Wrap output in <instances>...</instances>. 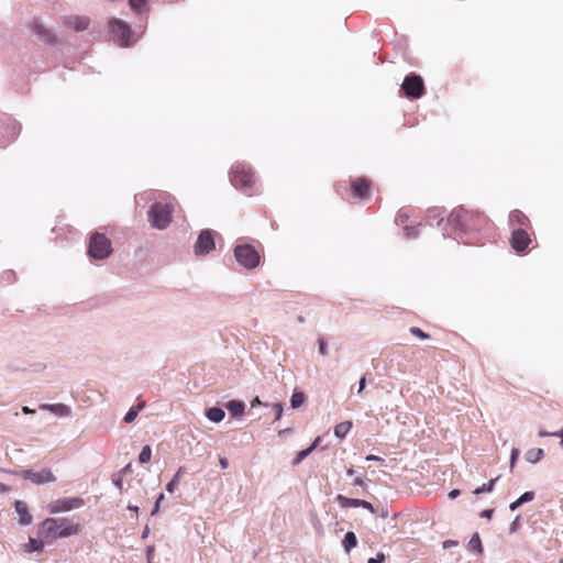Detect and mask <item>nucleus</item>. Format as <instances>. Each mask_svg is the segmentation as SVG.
<instances>
[{
    "label": "nucleus",
    "instance_id": "f257e3e1",
    "mask_svg": "<svg viewBox=\"0 0 563 563\" xmlns=\"http://www.w3.org/2000/svg\"><path fill=\"white\" fill-rule=\"evenodd\" d=\"M448 223L463 233L478 232L489 224L488 218L476 210L455 208L448 218Z\"/></svg>",
    "mask_w": 563,
    "mask_h": 563
},
{
    "label": "nucleus",
    "instance_id": "f03ea898",
    "mask_svg": "<svg viewBox=\"0 0 563 563\" xmlns=\"http://www.w3.org/2000/svg\"><path fill=\"white\" fill-rule=\"evenodd\" d=\"M80 526L69 518H46L38 526V536L46 542H53L59 538L77 536Z\"/></svg>",
    "mask_w": 563,
    "mask_h": 563
},
{
    "label": "nucleus",
    "instance_id": "7ed1b4c3",
    "mask_svg": "<svg viewBox=\"0 0 563 563\" xmlns=\"http://www.w3.org/2000/svg\"><path fill=\"white\" fill-rule=\"evenodd\" d=\"M230 180L235 188H239L246 195L251 196L253 194L252 189L255 185V176L249 166L241 163L233 165L230 173Z\"/></svg>",
    "mask_w": 563,
    "mask_h": 563
},
{
    "label": "nucleus",
    "instance_id": "20e7f679",
    "mask_svg": "<svg viewBox=\"0 0 563 563\" xmlns=\"http://www.w3.org/2000/svg\"><path fill=\"white\" fill-rule=\"evenodd\" d=\"M173 206L168 203H154L148 210V221L158 230L166 229L172 221Z\"/></svg>",
    "mask_w": 563,
    "mask_h": 563
},
{
    "label": "nucleus",
    "instance_id": "39448f33",
    "mask_svg": "<svg viewBox=\"0 0 563 563\" xmlns=\"http://www.w3.org/2000/svg\"><path fill=\"white\" fill-rule=\"evenodd\" d=\"M112 252L111 241L102 233H93L90 238L88 253L96 260H104Z\"/></svg>",
    "mask_w": 563,
    "mask_h": 563
},
{
    "label": "nucleus",
    "instance_id": "423d86ee",
    "mask_svg": "<svg viewBox=\"0 0 563 563\" xmlns=\"http://www.w3.org/2000/svg\"><path fill=\"white\" fill-rule=\"evenodd\" d=\"M234 256L239 264L247 269L255 268L261 261L258 251L250 244L236 245L234 249Z\"/></svg>",
    "mask_w": 563,
    "mask_h": 563
},
{
    "label": "nucleus",
    "instance_id": "0eeeda50",
    "mask_svg": "<svg viewBox=\"0 0 563 563\" xmlns=\"http://www.w3.org/2000/svg\"><path fill=\"white\" fill-rule=\"evenodd\" d=\"M401 90L409 99H419L426 93V86L421 76L409 74L401 84Z\"/></svg>",
    "mask_w": 563,
    "mask_h": 563
},
{
    "label": "nucleus",
    "instance_id": "6e6552de",
    "mask_svg": "<svg viewBox=\"0 0 563 563\" xmlns=\"http://www.w3.org/2000/svg\"><path fill=\"white\" fill-rule=\"evenodd\" d=\"M109 32L111 38L120 46H128L132 37V30L128 23L122 20L113 19L109 22Z\"/></svg>",
    "mask_w": 563,
    "mask_h": 563
},
{
    "label": "nucleus",
    "instance_id": "1a4fd4ad",
    "mask_svg": "<svg viewBox=\"0 0 563 563\" xmlns=\"http://www.w3.org/2000/svg\"><path fill=\"white\" fill-rule=\"evenodd\" d=\"M84 505V500L81 498H60L51 501L47 505V509L52 515L59 512H67L73 509L79 508Z\"/></svg>",
    "mask_w": 563,
    "mask_h": 563
},
{
    "label": "nucleus",
    "instance_id": "9d476101",
    "mask_svg": "<svg viewBox=\"0 0 563 563\" xmlns=\"http://www.w3.org/2000/svg\"><path fill=\"white\" fill-rule=\"evenodd\" d=\"M31 358L32 354H15V357L10 362V366L12 371L38 372L44 368L42 363H34Z\"/></svg>",
    "mask_w": 563,
    "mask_h": 563
},
{
    "label": "nucleus",
    "instance_id": "9b49d317",
    "mask_svg": "<svg viewBox=\"0 0 563 563\" xmlns=\"http://www.w3.org/2000/svg\"><path fill=\"white\" fill-rule=\"evenodd\" d=\"M20 475L35 485H43L47 483H53L56 481V477L48 468H43L40 472H34L32 470H23L20 472Z\"/></svg>",
    "mask_w": 563,
    "mask_h": 563
},
{
    "label": "nucleus",
    "instance_id": "f8f14e48",
    "mask_svg": "<svg viewBox=\"0 0 563 563\" xmlns=\"http://www.w3.org/2000/svg\"><path fill=\"white\" fill-rule=\"evenodd\" d=\"M531 243L530 234L526 229L518 228L511 233L510 245L516 252H525Z\"/></svg>",
    "mask_w": 563,
    "mask_h": 563
},
{
    "label": "nucleus",
    "instance_id": "ddd939ff",
    "mask_svg": "<svg viewBox=\"0 0 563 563\" xmlns=\"http://www.w3.org/2000/svg\"><path fill=\"white\" fill-rule=\"evenodd\" d=\"M214 249V239L210 230H203L198 236L195 245V253L197 255L208 254Z\"/></svg>",
    "mask_w": 563,
    "mask_h": 563
},
{
    "label": "nucleus",
    "instance_id": "4468645a",
    "mask_svg": "<svg viewBox=\"0 0 563 563\" xmlns=\"http://www.w3.org/2000/svg\"><path fill=\"white\" fill-rule=\"evenodd\" d=\"M371 191V181L365 177L351 180V192L356 199H367Z\"/></svg>",
    "mask_w": 563,
    "mask_h": 563
},
{
    "label": "nucleus",
    "instance_id": "2eb2a0df",
    "mask_svg": "<svg viewBox=\"0 0 563 563\" xmlns=\"http://www.w3.org/2000/svg\"><path fill=\"white\" fill-rule=\"evenodd\" d=\"M336 499H338V501L340 503V505L342 507H345V508L362 507V508H365V509L369 510L372 514L375 512L374 506L371 503L366 501V500L356 499V498H347V497L342 496V495H339Z\"/></svg>",
    "mask_w": 563,
    "mask_h": 563
},
{
    "label": "nucleus",
    "instance_id": "dca6fc26",
    "mask_svg": "<svg viewBox=\"0 0 563 563\" xmlns=\"http://www.w3.org/2000/svg\"><path fill=\"white\" fill-rule=\"evenodd\" d=\"M90 20L87 16L70 15L65 19V25L77 32L84 31L89 26Z\"/></svg>",
    "mask_w": 563,
    "mask_h": 563
},
{
    "label": "nucleus",
    "instance_id": "f3484780",
    "mask_svg": "<svg viewBox=\"0 0 563 563\" xmlns=\"http://www.w3.org/2000/svg\"><path fill=\"white\" fill-rule=\"evenodd\" d=\"M30 29L35 33L42 41L46 43H54L55 37L49 30L45 29L37 20L30 23Z\"/></svg>",
    "mask_w": 563,
    "mask_h": 563
},
{
    "label": "nucleus",
    "instance_id": "a211bd4d",
    "mask_svg": "<svg viewBox=\"0 0 563 563\" xmlns=\"http://www.w3.org/2000/svg\"><path fill=\"white\" fill-rule=\"evenodd\" d=\"M509 223L512 227L518 225L519 228L526 229L530 227L529 218L520 210H512L509 214Z\"/></svg>",
    "mask_w": 563,
    "mask_h": 563
},
{
    "label": "nucleus",
    "instance_id": "6ab92c4d",
    "mask_svg": "<svg viewBox=\"0 0 563 563\" xmlns=\"http://www.w3.org/2000/svg\"><path fill=\"white\" fill-rule=\"evenodd\" d=\"M40 408L43 410L51 411L52 413L58 417H67L71 412L70 407L64 404H43L40 406Z\"/></svg>",
    "mask_w": 563,
    "mask_h": 563
},
{
    "label": "nucleus",
    "instance_id": "aec40b11",
    "mask_svg": "<svg viewBox=\"0 0 563 563\" xmlns=\"http://www.w3.org/2000/svg\"><path fill=\"white\" fill-rule=\"evenodd\" d=\"M14 507H15V511L18 512V515L20 517L19 518L20 523L24 525V526L30 525L32 522V516L29 512L27 505L22 500H18V501H15Z\"/></svg>",
    "mask_w": 563,
    "mask_h": 563
},
{
    "label": "nucleus",
    "instance_id": "412c9836",
    "mask_svg": "<svg viewBox=\"0 0 563 563\" xmlns=\"http://www.w3.org/2000/svg\"><path fill=\"white\" fill-rule=\"evenodd\" d=\"M227 409L232 417H239L243 415L245 405L241 400H231L227 404Z\"/></svg>",
    "mask_w": 563,
    "mask_h": 563
},
{
    "label": "nucleus",
    "instance_id": "4be33fe9",
    "mask_svg": "<svg viewBox=\"0 0 563 563\" xmlns=\"http://www.w3.org/2000/svg\"><path fill=\"white\" fill-rule=\"evenodd\" d=\"M44 540H37L34 538H29V542L24 544V552L33 553V552H42L44 549Z\"/></svg>",
    "mask_w": 563,
    "mask_h": 563
},
{
    "label": "nucleus",
    "instance_id": "5701e85b",
    "mask_svg": "<svg viewBox=\"0 0 563 563\" xmlns=\"http://www.w3.org/2000/svg\"><path fill=\"white\" fill-rule=\"evenodd\" d=\"M534 499V493L533 492H526L523 493L518 499L512 501L509 505V509L511 511L517 510L520 506H522L526 503L532 501Z\"/></svg>",
    "mask_w": 563,
    "mask_h": 563
},
{
    "label": "nucleus",
    "instance_id": "b1692460",
    "mask_svg": "<svg viewBox=\"0 0 563 563\" xmlns=\"http://www.w3.org/2000/svg\"><path fill=\"white\" fill-rule=\"evenodd\" d=\"M352 421H343L334 427V434L339 439H344L352 429Z\"/></svg>",
    "mask_w": 563,
    "mask_h": 563
},
{
    "label": "nucleus",
    "instance_id": "393cba45",
    "mask_svg": "<svg viewBox=\"0 0 563 563\" xmlns=\"http://www.w3.org/2000/svg\"><path fill=\"white\" fill-rule=\"evenodd\" d=\"M544 452L542 449H530L526 452L525 459L528 463L536 464L542 460Z\"/></svg>",
    "mask_w": 563,
    "mask_h": 563
},
{
    "label": "nucleus",
    "instance_id": "a878e982",
    "mask_svg": "<svg viewBox=\"0 0 563 563\" xmlns=\"http://www.w3.org/2000/svg\"><path fill=\"white\" fill-rule=\"evenodd\" d=\"M207 418L212 422H220L223 420L225 413L220 407H212L206 412Z\"/></svg>",
    "mask_w": 563,
    "mask_h": 563
},
{
    "label": "nucleus",
    "instance_id": "bb28decb",
    "mask_svg": "<svg viewBox=\"0 0 563 563\" xmlns=\"http://www.w3.org/2000/svg\"><path fill=\"white\" fill-rule=\"evenodd\" d=\"M357 544V539L354 532L349 531L343 540V547L346 552H350Z\"/></svg>",
    "mask_w": 563,
    "mask_h": 563
},
{
    "label": "nucleus",
    "instance_id": "cd10ccee",
    "mask_svg": "<svg viewBox=\"0 0 563 563\" xmlns=\"http://www.w3.org/2000/svg\"><path fill=\"white\" fill-rule=\"evenodd\" d=\"M499 479V477H495L493 479H490L488 483H485L483 484L481 487H477L473 494L474 495H481L483 493H492L493 489H494V486L496 484V482Z\"/></svg>",
    "mask_w": 563,
    "mask_h": 563
},
{
    "label": "nucleus",
    "instance_id": "c85d7f7f",
    "mask_svg": "<svg viewBox=\"0 0 563 563\" xmlns=\"http://www.w3.org/2000/svg\"><path fill=\"white\" fill-rule=\"evenodd\" d=\"M305 401V395L301 391H294L290 398V405L294 409L300 407Z\"/></svg>",
    "mask_w": 563,
    "mask_h": 563
},
{
    "label": "nucleus",
    "instance_id": "c756f323",
    "mask_svg": "<svg viewBox=\"0 0 563 563\" xmlns=\"http://www.w3.org/2000/svg\"><path fill=\"white\" fill-rule=\"evenodd\" d=\"M468 548H470L471 550H474V551L478 552V553H481V552H482V542H481V539H479L478 533H475V534L471 538V540H470V542H468Z\"/></svg>",
    "mask_w": 563,
    "mask_h": 563
},
{
    "label": "nucleus",
    "instance_id": "7c9ffc66",
    "mask_svg": "<svg viewBox=\"0 0 563 563\" xmlns=\"http://www.w3.org/2000/svg\"><path fill=\"white\" fill-rule=\"evenodd\" d=\"M311 452L312 448H307L302 451H299L292 461V465L300 464Z\"/></svg>",
    "mask_w": 563,
    "mask_h": 563
},
{
    "label": "nucleus",
    "instance_id": "2f4dec72",
    "mask_svg": "<svg viewBox=\"0 0 563 563\" xmlns=\"http://www.w3.org/2000/svg\"><path fill=\"white\" fill-rule=\"evenodd\" d=\"M151 457H152V450L148 445H145L140 452L139 461L141 463H147V462H150Z\"/></svg>",
    "mask_w": 563,
    "mask_h": 563
},
{
    "label": "nucleus",
    "instance_id": "473e14b6",
    "mask_svg": "<svg viewBox=\"0 0 563 563\" xmlns=\"http://www.w3.org/2000/svg\"><path fill=\"white\" fill-rule=\"evenodd\" d=\"M181 472H183V468L180 467V468L176 472V474L174 475L173 479H172V481L166 485V490H167L168 493H173V492H174L175 487H176V486H177V484H178L179 476H180Z\"/></svg>",
    "mask_w": 563,
    "mask_h": 563
},
{
    "label": "nucleus",
    "instance_id": "72a5a7b5",
    "mask_svg": "<svg viewBox=\"0 0 563 563\" xmlns=\"http://www.w3.org/2000/svg\"><path fill=\"white\" fill-rule=\"evenodd\" d=\"M139 412H137V409H135L134 407L130 408L129 411L125 413L123 420L124 422L126 423H131L133 422L136 417H137Z\"/></svg>",
    "mask_w": 563,
    "mask_h": 563
},
{
    "label": "nucleus",
    "instance_id": "f704fd0d",
    "mask_svg": "<svg viewBox=\"0 0 563 563\" xmlns=\"http://www.w3.org/2000/svg\"><path fill=\"white\" fill-rule=\"evenodd\" d=\"M410 333L421 340H424V339H428L429 335L427 333H424L421 329L417 328V327H412L410 329Z\"/></svg>",
    "mask_w": 563,
    "mask_h": 563
},
{
    "label": "nucleus",
    "instance_id": "c9c22d12",
    "mask_svg": "<svg viewBox=\"0 0 563 563\" xmlns=\"http://www.w3.org/2000/svg\"><path fill=\"white\" fill-rule=\"evenodd\" d=\"M129 3L133 10L140 11L144 7L145 1L144 0H129Z\"/></svg>",
    "mask_w": 563,
    "mask_h": 563
},
{
    "label": "nucleus",
    "instance_id": "e433bc0d",
    "mask_svg": "<svg viewBox=\"0 0 563 563\" xmlns=\"http://www.w3.org/2000/svg\"><path fill=\"white\" fill-rule=\"evenodd\" d=\"M518 455H519V450L517 448H514L511 450V454H510V468L511 470L515 467Z\"/></svg>",
    "mask_w": 563,
    "mask_h": 563
},
{
    "label": "nucleus",
    "instance_id": "4c0bfd02",
    "mask_svg": "<svg viewBox=\"0 0 563 563\" xmlns=\"http://www.w3.org/2000/svg\"><path fill=\"white\" fill-rule=\"evenodd\" d=\"M385 561L384 553H378L376 558L368 559L367 563H383Z\"/></svg>",
    "mask_w": 563,
    "mask_h": 563
},
{
    "label": "nucleus",
    "instance_id": "58836bf2",
    "mask_svg": "<svg viewBox=\"0 0 563 563\" xmlns=\"http://www.w3.org/2000/svg\"><path fill=\"white\" fill-rule=\"evenodd\" d=\"M163 499H164V495H163V494H161V495L158 496V498L156 499L155 506H154V508H153V510H152V512H151V515H152V516H154V515L159 510V505H161V501H162Z\"/></svg>",
    "mask_w": 563,
    "mask_h": 563
},
{
    "label": "nucleus",
    "instance_id": "ea45409f",
    "mask_svg": "<svg viewBox=\"0 0 563 563\" xmlns=\"http://www.w3.org/2000/svg\"><path fill=\"white\" fill-rule=\"evenodd\" d=\"M275 410H276V417L275 419L276 420H279L282 415H283V406L280 404H276L275 405Z\"/></svg>",
    "mask_w": 563,
    "mask_h": 563
},
{
    "label": "nucleus",
    "instance_id": "a19ab883",
    "mask_svg": "<svg viewBox=\"0 0 563 563\" xmlns=\"http://www.w3.org/2000/svg\"><path fill=\"white\" fill-rule=\"evenodd\" d=\"M494 514L493 509H485L481 512L482 518L490 519Z\"/></svg>",
    "mask_w": 563,
    "mask_h": 563
},
{
    "label": "nucleus",
    "instance_id": "79ce46f5",
    "mask_svg": "<svg viewBox=\"0 0 563 563\" xmlns=\"http://www.w3.org/2000/svg\"><path fill=\"white\" fill-rule=\"evenodd\" d=\"M552 437L560 439V445L563 448V429L552 433Z\"/></svg>",
    "mask_w": 563,
    "mask_h": 563
},
{
    "label": "nucleus",
    "instance_id": "37998d69",
    "mask_svg": "<svg viewBox=\"0 0 563 563\" xmlns=\"http://www.w3.org/2000/svg\"><path fill=\"white\" fill-rule=\"evenodd\" d=\"M518 521H519V516H517L516 519L511 522V525H510V532L517 531Z\"/></svg>",
    "mask_w": 563,
    "mask_h": 563
},
{
    "label": "nucleus",
    "instance_id": "c03bdc74",
    "mask_svg": "<svg viewBox=\"0 0 563 563\" xmlns=\"http://www.w3.org/2000/svg\"><path fill=\"white\" fill-rule=\"evenodd\" d=\"M219 464L224 470L229 467V461L225 457H220L219 459Z\"/></svg>",
    "mask_w": 563,
    "mask_h": 563
},
{
    "label": "nucleus",
    "instance_id": "a18cd8bd",
    "mask_svg": "<svg viewBox=\"0 0 563 563\" xmlns=\"http://www.w3.org/2000/svg\"><path fill=\"white\" fill-rule=\"evenodd\" d=\"M113 484L117 488L121 489L123 485V481L121 477L113 478Z\"/></svg>",
    "mask_w": 563,
    "mask_h": 563
},
{
    "label": "nucleus",
    "instance_id": "49530a36",
    "mask_svg": "<svg viewBox=\"0 0 563 563\" xmlns=\"http://www.w3.org/2000/svg\"><path fill=\"white\" fill-rule=\"evenodd\" d=\"M365 383H366L365 377H362V378L360 379V382H358V389H357V391H358V393H362V391H363V389L365 388Z\"/></svg>",
    "mask_w": 563,
    "mask_h": 563
},
{
    "label": "nucleus",
    "instance_id": "de8ad7c7",
    "mask_svg": "<svg viewBox=\"0 0 563 563\" xmlns=\"http://www.w3.org/2000/svg\"><path fill=\"white\" fill-rule=\"evenodd\" d=\"M456 544H457V542H456V541L446 540V541H444V542H443V548H444V549H448V548L453 547V545H456Z\"/></svg>",
    "mask_w": 563,
    "mask_h": 563
},
{
    "label": "nucleus",
    "instance_id": "09e8293b",
    "mask_svg": "<svg viewBox=\"0 0 563 563\" xmlns=\"http://www.w3.org/2000/svg\"><path fill=\"white\" fill-rule=\"evenodd\" d=\"M460 495V490L459 489H453L449 493V498L450 499H454L456 498L457 496Z\"/></svg>",
    "mask_w": 563,
    "mask_h": 563
},
{
    "label": "nucleus",
    "instance_id": "8fccbe9b",
    "mask_svg": "<svg viewBox=\"0 0 563 563\" xmlns=\"http://www.w3.org/2000/svg\"><path fill=\"white\" fill-rule=\"evenodd\" d=\"M353 484H354L355 486H364V485H365V482H364V479H363V478H361V477H356V478L354 479Z\"/></svg>",
    "mask_w": 563,
    "mask_h": 563
},
{
    "label": "nucleus",
    "instance_id": "3c124183",
    "mask_svg": "<svg viewBox=\"0 0 563 563\" xmlns=\"http://www.w3.org/2000/svg\"><path fill=\"white\" fill-rule=\"evenodd\" d=\"M22 412L25 415L34 413V410L29 408L27 406L22 407Z\"/></svg>",
    "mask_w": 563,
    "mask_h": 563
},
{
    "label": "nucleus",
    "instance_id": "603ef678",
    "mask_svg": "<svg viewBox=\"0 0 563 563\" xmlns=\"http://www.w3.org/2000/svg\"><path fill=\"white\" fill-rule=\"evenodd\" d=\"M366 461H382V459L376 455H367Z\"/></svg>",
    "mask_w": 563,
    "mask_h": 563
},
{
    "label": "nucleus",
    "instance_id": "864d4df0",
    "mask_svg": "<svg viewBox=\"0 0 563 563\" xmlns=\"http://www.w3.org/2000/svg\"><path fill=\"white\" fill-rule=\"evenodd\" d=\"M320 441V438H316L314 441L311 443V445L309 448H312V451L317 448L318 443Z\"/></svg>",
    "mask_w": 563,
    "mask_h": 563
},
{
    "label": "nucleus",
    "instance_id": "5fc2aeb1",
    "mask_svg": "<svg viewBox=\"0 0 563 563\" xmlns=\"http://www.w3.org/2000/svg\"><path fill=\"white\" fill-rule=\"evenodd\" d=\"M144 407H145V401H140V402L137 404V406H136V407H134V408H135V409H137V412H139V411H140V410H142Z\"/></svg>",
    "mask_w": 563,
    "mask_h": 563
},
{
    "label": "nucleus",
    "instance_id": "6e6d98bb",
    "mask_svg": "<svg viewBox=\"0 0 563 563\" xmlns=\"http://www.w3.org/2000/svg\"><path fill=\"white\" fill-rule=\"evenodd\" d=\"M552 433H553V432H548V431H542V430H541V431L539 432V435H540V437H552Z\"/></svg>",
    "mask_w": 563,
    "mask_h": 563
},
{
    "label": "nucleus",
    "instance_id": "4d7b16f0",
    "mask_svg": "<svg viewBox=\"0 0 563 563\" xmlns=\"http://www.w3.org/2000/svg\"><path fill=\"white\" fill-rule=\"evenodd\" d=\"M148 533H150V529H148V527L146 526V527H145V529L143 530L142 538H143V539L147 538Z\"/></svg>",
    "mask_w": 563,
    "mask_h": 563
},
{
    "label": "nucleus",
    "instance_id": "13d9d810",
    "mask_svg": "<svg viewBox=\"0 0 563 563\" xmlns=\"http://www.w3.org/2000/svg\"><path fill=\"white\" fill-rule=\"evenodd\" d=\"M257 405H261V400L256 397L252 402H251V406L252 407H255Z\"/></svg>",
    "mask_w": 563,
    "mask_h": 563
},
{
    "label": "nucleus",
    "instance_id": "bf43d9fd",
    "mask_svg": "<svg viewBox=\"0 0 563 563\" xmlns=\"http://www.w3.org/2000/svg\"><path fill=\"white\" fill-rule=\"evenodd\" d=\"M128 509L132 510V511H135L137 512L139 511V507L137 506H133V505H129L128 506Z\"/></svg>",
    "mask_w": 563,
    "mask_h": 563
},
{
    "label": "nucleus",
    "instance_id": "052dcab7",
    "mask_svg": "<svg viewBox=\"0 0 563 563\" xmlns=\"http://www.w3.org/2000/svg\"><path fill=\"white\" fill-rule=\"evenodd\" d=\"M346 474L349 476H353L354 475V470L352 467H350L347 471H346Z\"/></svg>",
    "mask_w": 563,
    "mask_h": 563
},
{
    "label": "nucleus",
    "instance_id": "680f3d73",
    "mask_svg": "<svg viewBox=\"0 0 563 563\" xmlns=\"http://www.w3.org/2000/svg\"><path fill=\"white\" fill-rule=\"evenodd\" d=\"M319 343H320V352H323V350H324V342L322 340H320Z\"/></svg>",
    "mask_w": 563,
    "mask_h": 563
},
{
    "label": "nucleus",
    "instance_id": "e2e57ef3",
    "mask_svg": "<svg viewBox=\"0 0 563 563\" xmlns=\"http://www.w3.org/2000/svg\"><path fill=\"white\" fill-rule=\"evenodd\" d=\"M152 552H153V548H148V549H147V556H148V558H150V555L152 554Z\"/></svg>",
    "mask_w": 563,
    "mask_h": 563
},
{
    "label": "nucleus",
    "instance_id": "0e129e2a",
    "mask_svg": "<svg viewBox=\"0 0 563 563\" xmlns=\"http://www.w3.org/2000/svg\"><path fill=\"white\" fill-rule=\"evenodd\" d=\"M0 490H5V486L0 483Z\"/></svg>",
    "mask_w": 563,
    "mask_h": 563
},
{
    "label": "nucleus",
    "instance_id": "69168bd1",
    "mask_svg": "<svg viewBox=\"0 0 563 563\" xmlns=\"http://www.w3.org/2000/svg\"><path fill=\"white\" fill-rule=\"evenodd\" d=\"M560 563H563V558L560 560Z\"/></svg>",
    "mask_w": 563,
    "mask_h": 563
}]
</instances>
